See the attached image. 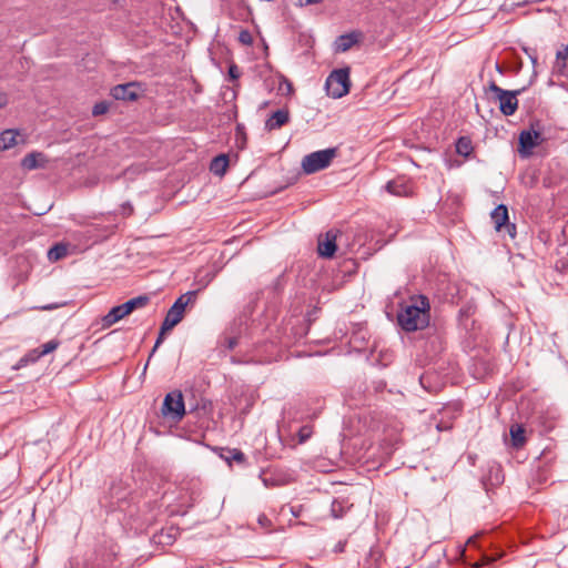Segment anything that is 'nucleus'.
<instances>
[{"label":"nucleus","instance_id":"obj_1","mask_svg":"<svg viewBox=\"0 0 568 568\" xmlns=\"http://www.w3.org/2000/svg\"><path fill=\"white\" fill-rule=\"evenodd\" d=\"M398 323L406 332L425 328L429 323V303L425 296H419L416 303L406 306L398 313Z\"/></svg>","mask_w":568,"mask_h":568},{"label":"nucleus","instance_id":"obj_2","mask_svg":"<svg viewBox=\"0 0 568 568\" xmlns=\"http://www.w3.org/2000/svg\"><path fill=\"white\" fill-rule=\"evenodd\" d=\"M336 149L329 148L305 155L302 160V169L306 174H312L329 166L336 156Z\"/></svg>","mask_w":568,"mask_h":568},{"label":"nucleus","instance_id":"obj_3","mask_svg":"<svg viewBox=\"0 0 568 568\" xmlns=\"http://www.w3.org/2000/svg\"><path fill=\"white\" fill-rule=\"evenodd\" d=\"M325 88L327 94L334 99H339L346 95L351 88L348 68L334 70L327 77Z\"/></svg>","mask_w":568,"mask_h":568},{"label":"nucleus","instance_id":"obj_4","mask_svg":"<svg viewBox=\"0 0 568 568\" xmlns=\"http://www.w3.org/2000/svg\"><path fill=\"white\" fill-rule=\"evenodd\" d=\"M489 90L495 94V98L499 102V110L504 115H513L518 109V94L521 90L507 91L498 87L495 82H491Z\"/></svg>","mask_w":568,"mask_h":568},{"label":"nucleus","instance_id":"obj_5","mask_svg":"<svg viewBox=\"0 0 568 568\" xmlns=\"http://www.w3.org/2000/svg\"><path fill=\"white\" fill-rule=\"evenodd\" d=\"M162 414L165 417H171L175 420H181L185 415V406L183 400V395L180 390H174L166 394L163 406Z\"/></svg>","mask_w":568,"mask_h":568},{"label":"nucleus","instance_id":"obj_6","mask_svg":"<svg viewBox=\"0 0 568 568\" xmlns=\"http://www.w3.org/2000/svg\"><path fill=\"white\" fill-rule=\"evenodd\" d=\"M518 152L523 158L531 155L532 150L542 142L541 132L532 124L530 130H524L519 134Z\"/></svg>","mask_w":568,"mask_h":568},{"label":"nucleus","instance_id":"obj_7","mask_svg":"<svg viewBox=\"0 0 568 568\" xmlns=\"http://www.w3.org/2000/svg\"><path fill=\"white\" fill-rule=\"evenodd\" d=\"M496 231L500 232L504 227L511 239L516 235L515 224L509 223L508 209L506 205H498L490 214Z\"/></svg>","mask_w":568,"mask_h":568},{"label":"nucleus","instance_id":"obj_8","mask_svg":"<svg viewBox=\"0 0 568 568\" xmlns=\"http://www.w3.org/2000/svg\"><path fill=\"white\" fill-rule=\"evenodd\" d=\"M385 190L394 196H413L414 186L409 179L405 176H397L396 179L387 182Z\"/></svg>","mask_w":568,"mask_h":568},{"label":"nucleus","instance_id":"obj_9","mask_svg":"<svg viewBox=\"0 0 568 568\" xmlns=\"http://www.w3.org/2000/svg\"><path fill=\"white\" fill-rule=\"evenodd\" d=\"M338 231L329 230L318 237L317 251L323 257H332L336 252Z\"/></svg>","mask_w":568,"mask_h":568},{"label":"nucleus","instance_id":"obj_10","mask_svg":"<svg viewBox=\"0 0 568 568\" xmlns=\"http://www.w3.org/2000/svg\"><path fill=\"white\" fill-rule=\"evenodd\" d=\"M552 72L557 75H568V45H562L556 53Z\"/></svg>","mask_w":568,"mask_h":568},{"label":"nucleus","instance_id":"obj_11","mask_svg":"<svg viewBox=\"0 0 568 568\" xmlns=\"http://www.w3.org/2000/svg\"><path fill=\"white\" fill-rule=\"evenodd\" d=\"M361 33L352 32L339 36L334 42L335 52H346L359 41Z\"/></svg>","mask_w":568,"mask_h":568},{"label":"nucleus","instance_id":"obj_12","mask_svg":"<svg viewBox=\"0 0 568 568\" xmlns=\"http://www.w3.org/2000/svg\"><path fill=\"white\" fill-rule=\"evenodd\" d=\"M111 95L116 100L133 101L138 98L134 83L119 84L112 88Z\"/></svg>","mask_w":568,"mask_h":568},{"label":"nucleus","instance_id":"obj_13","mask_svg":"<svg viewBox=\"0 0 568 568\" xmlns=\"http://www.w3.org/2000/svg\"><path fill=\"white\" fill-rule=\"evenodd\" d=\"M184 313L175 307L171 306L168 311L165 318L162 323V334H166L172 331L183 320Z\"/></svg>","mask_w":568,"mask_h":568},{"label":"nucleus","instance_id":"obj_14","mask_svg":"<svg viewBox=\"0 0 568 568\" xmlns=\"http://www.w3.org/2000/svg\"><path fill=\"white\" fill-rule=\"evenodd\" d=\"M288 120L290 113L287 110H277L266 120L265 126L268 131L277 130L285 125Z\"/></svg>","mask_w":568,"mask_h":568},{"label":"nucleus","instance_id":"obj_15","mask_svg":"<svg viewBox=\"0 0 568 568\" xmlns=\"http://www.w3.org/2000/svg\"><path fill=\"white\" fill-rule=\"evenodd\" d=\"M128 316V314L124 311V307L121 305L112 307L108 314H105L102 320L101 324L103 328H109L122 318Z\"/></svg>","mask_w":568,"mask_h":568},{"label":"nucleus","instance_id":"obj_16","mask_svg":"<svg viewBox=\"0 0 568 568\" xmlns=\"http://www.w3.org/2000/svg\"><path fill=\"white\" fill-rule=\"evenodd\" d=\"M20 132L17 130H4L0 133V151L8 150L18 143Z\"/></svg>","mask_w":568,"mask_h":568},{"label":"nucleus","instance_id":"obj_17","mask_svg":"<svg viewBox=\"0 0 568 568\" xmlns=\"http://www.w3.org/2000/svg\"><path fill=\"white\" fill-rule=\"evenodd\" d=\"M229 166V156L226 154H220L215 156L210 164V171L219 176H223Z\"/></svg>","mask_w":568,"mask_h":568},{"label":"nucleus","instance_id":"obj_18","mask_svg":"<svg viewBox=\"0 0 568 568\" xmlns=\"http://www.w3.org/2000/svg\"><path fill=\"white\" fill-rule=\"evenodd\" d=\"M44 162V155L42 153H39V152H32V153H29L27 154L23 159H22V166L27 170H34L39 166H41Z\"/></svg>","mask_w":568,"mask_h":568},{"label":"nucleus","instance_id":"obj_19","mask_svg":"<svg viewBox=\"0 0 568 568\" xmlns=\"http://www.w3.org/2000/svg\"><path fill=\"white\" fill-rule=\"evenodd\" d=\"M525 434H526V430L521 425H519V424L511 425L510 437H511L514 447L520 448L525 445V443H526Z\"/></svg>","mask_w":568,"mask_h":568},{"label":"nucleus","instance_id":"obj_20","mask_svg":"<svg viewBox=\"0 0 568 568\" xmlns=\"http://www.w3.org/2000/svg\"><path fill=\"white\" fill-rule=\"evenodd\" d=\"M196 300V292H187L185 294H182L172 305L176 310L185 312V308L187 305L193 304Z\"/></svg>","mask_w":568,"mask_h":568},{"label":"nucleus","instance_id":"obj_21","mask_svg":"<svg viewBox=\"0 0 568 568\" xmlns=\"http://www.w3.org/2000/svg\"><path fill=\"white\" fill-rule=\"evenodd\" d=\"M148 303H149L148 296H138V297L131 298L128 302L123 303L122 306L124 307L125 313L129 315L134 310L144 307Z\"/></svg>","mask_w":568,"mask_h":568},{"label":"nucleus","instance_id":"obj_22","mask_svg":"<svg viewBox=\"0 0 568 568\" xmlns=\"http://www.w3.org/2000/svg\"><path fill=\"white\" fill-rule=\"evenodd\" d=\"M349 508L347 500L338 498L332 503L331 511L334 518H342Z\"/></svg>","mask_w":568,"mask_h":568},{"label":"nucleus","instance_id":"obj_23","mask_svg":"<svg viewBox=\"0 0 568 568\" xmlns=\"http://www.w3.org/2000/svg\"><path fill=\"white\" fill-rule=\"evenodd\" d=\"M68 254V246L65 244H55L48 252V257L51 262H57Z\"/></svg>","mask_w":568,"mask_h":568},{"label":"nucleus","instance_id":"obj_24","mask_svg":"<svg viewBox=\"0 0 568 568\" xmlns=\"http://www.w3.org/2000/svg\"><path fill=\"white\" fill-rule=\"evenodd\" d=\"M473 151L471 141L469 138L462 136L456 143V152L463 156H468Z\"/></svg>","mask_w":568,"mask_h":568},{"label":"nucleus","instance_id":"obj_25","mask_svg":"<svg viewBox=\"0 0 568 568\" xmlns=\"http://www.w3.org/2000/svg\"><path fill=\"white\" fill-rule=\"evenodd\" d=\"M59 342L52 339L41 345L40 351L36 349V356L32 359H37L57 349Z\"/></svg>","mask_w":568,"mask_h":568},{"label":"nucleus","instance_id":"obj_26","mask_svg":"<svg viewBox=\"0 0 568 568\" xmlns=\"http://www.w3.org/2000/svg\"><path fill=\"white\" fill-rule=\"evenodd\" d=\"M227 454L229 455L225 457V459L229 463L235 462L237 464H243L245 462V455L237 448L229 449Z\"/></svg>","mask_w":568,"mask_h":568},{"label":"nucleus","instance_id":"obj_27","mask_svg":"<svg viewBox=\"0 0 568 568\" xmlns=\"http://www.w3.org/2000/svg\"><path fill=\"white\" fill-rule=\"evenodd\" d=\"M313 435V426L304 425L298 429L297 437L298 444H304Z\"/></svg>","mask_w":568,"mask_h":568},{"label":"nucleus","instance_id":"obj_28","mask_svg":"<svg viewBox=\"0 0 568 568\" xmlns=\"http://www.w3.org/2000/svg\"><path fill=\"white\" fill-rule=\"evenodd\" d=\"M239 41L244 45H251L253 43V36L248 30H242L239 33Z\"/></svg>","mask_w":568,"mask_h":568},{"label":"nucleus","instance_id":"obj_29","mask_svg":"<svg viewBox=\"0 0 568 568\" xmlns=\"http://www.w3.org/2000/svg\"><path fill=\"white\" fill-rule=\"evenodd\" d=\"M108 110H109V104L106 102H100L93 106L92 113H93V115H101V114L106 113Z\"/></svg>","mask_w":568,"mask_h":568},{"label":"nucleus","instance_id":"obj_30","mask_svg":"<svg viewBox=\"0 0 568 568\" xmlns=\"http://www.w3.org/2000/svg\"><path fill=\"white\" fill-rule=\"evenodd\" d=\"M240 70L237 68V65L235 64H231L229 67V77L232 79V80H236L240 78Z\"/></svg>","mask_w":568,"mask_h":568},{"label":"nucleus","instance_id":"obj_31","mask_svg":"<svg viewBox=\"0 0 568 568\" xmlns=\"http://www.w3.org/2000/svg\"><path fill=\"white\" fill-rule=\"evenodd\" d=\"M63 305H64V303H62V304L53 303V304H48V305L39 306V307H36V308L37 310H41V311H51V310L59 308V307H61Z\"/></svg>","mask_w":568,"mask_h":568},{"label":"nucleus","instance_id":"obj_32","mask_svg":"<svg viewBox=\"0 0 568 568\" xmlns=\"http://www.w3.org/2000/svg\"><path fill=\"white\" fill-rule=\"evenodd\" d=\"M297 4L301 7L310 6V4H317L321 3L323 0H296Z\"/></svg>","mask_w":568,"mask_h":568},{"label":"nucleus","instance_id":"obj_33","mask_svg":"<svg viewBox=\"0 0 568 568\" xmlns=\"http://www.w3.org/2000/svg\"><path fill=\"white\" fill-rule=\"evenodd\" d=\"M122 210L124 215H131L133 213V206L129 202L122 205Z\"/></svg>","mask_w":568,"mask_h":568},{"label":"nucleus","instance_id":"obj_34","mask_svg":"<svg viewBox=\"0 0 568 568\" xmlns=\"http://www.w3.org/2000/svg\"><path fill=\"white\" fill-rule=\"evenodd\" d=\"M165 334H162V327L160 328V334H159V337L155 342V345L152 349V354L155 352V349L159 347V345L163 342V337H164Z\"/></svg>","mask_w":568,"mask_h":568},{"label":"nucleus","instance_id":"obj_35","mask_svg":"<svg viewBox=\"0 0 568 568\" xmlns=\"http://www.w3.org/2000/svg\"><path fill=\"white\" fill-rule=\"evenodd\" d=\"M8 104V95L3 92H0V108H3Z\"/></svg>","mask_w":568,"mask_h":568},{"label":"nucleus","instance_id":"obj_36","mask_svg":"<svg viewBox=\"0 0 568 568\" xmlns=\"http://www.w3.org/2000/svg\"><path fill=\"white\" fill-rule=\"evenodd\" d=\"M265 520H266V517H265V516H262V517H260V519H258L260 524H262V525H263V524H265Z\"/></svg>","mask_w":568,"mask_h":568},{"label":"nucleus","instance_id":"obj_37","mask_svg":"<svg viewBox=\"0 0 568 568\" xmlns=\"http://www.w3.org/2000/svg\"><path fill=\"white\" fill-rule=\"evenodd\" d=\"M473 542H475V537L469 538V540H468V544H469V545H470V544H473Z\"/></svg>","mask_w":568,"mask_h":568},{"label":"nucleus","instance_id":"obj_38","mask_svg":"<svg viewBox=\"0 0 568 568\" xmlns=\"http://www.w3.org/2000/svg\"><path fill=\"white\" fill-rule=\"evenodd\" d=\"M532 63L535 64L537 62L536 58H531Z\"/></svg>","mask_w":568,"mask_h":568}]
</instances>
